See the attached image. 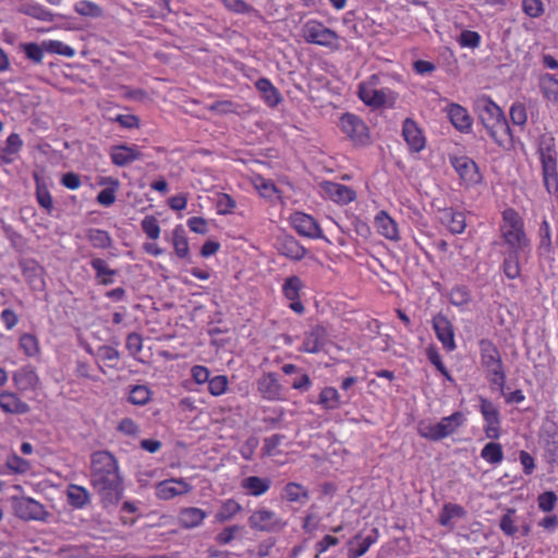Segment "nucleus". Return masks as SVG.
<instances>
[{
  "label": "nucleus",
  "instance_id": "obj_17",
  "mask_svg": "<svg viewBox=\"0 0 558 558\" xmlns=\"http://www.w3.org/2000/svg\"><path fill=\"white\" fill-rule=\"evenodd\" d=\"M433 327L444 349L453 351L456 349L454 332L449 319L444 315H437L433 319Z\"/></svg>",
  "mask_w": 558,
  "mask_h": 558
},
{
  "label": "nucleus",
  "instance_id": "obj_25",
  "mask_svg": "<svg viewBox=\"0 0 558 558\" xmlns=\"http://www.w3.org/2000/svg\"><path fill=\"white\" fill-rule=\"evenodd\" d=\"M0 409L9 414H25L29 411V405L11 391L0 393Z\"/></svg>",
  "mask_w": 558,
  "mask_h": 558
},
{
  "label": "nucleus",
  "instance_id": "obj_22",
  "mask_svg": "<svg viewBox=\"0 0 558 558\" xmlns=\"http://www.w3.org/2000/svg\"><path fill=\"white\" fill-rule=\"evenodd\" d=\"M378 530L373 529L371 534L363 536L362 534H357L353 537L349 543V557L357 558L363 556L369 547L378 541Z\"/></svg>",
  "mask_w": 558,
  "mask_h": 558
},
{
  "label": "nucleus",
  "instance_id": "obj_49",
  "mask_svg": "<svg viewBox=\"0 0 558 558\" xmlns=\"http://www.w3.org/2000/svg\"><path fill=\"white\" fill-rule=\"evenodd\" d=\"M151 399V391L145 385H137L131 388L129 401L134 405H145Z\"/></svg>",
  "mask_w": 558,
  "mask_h": 558
},
{
  "label": "nucleus",
  "instance_id": "obj_38",
  "mask_svg": "<svg viewBox=\"0 0 558 558\" xmlns=\"http://www.w3.org/2000/svg\"><path fill=\"white\" fill-rule=\"evenodd\" d=\"M242 506L233 498L225 499L220 502V507L215 514V521L222 523L233 519L241 512Z\"/></svg>",
  "mask_w": 558,
  "mask_h": 558
},
{
  "label": "nucleus",
  "instance_id": "obj_46",
  "mask_svg": "<svg viewBox=\"0 0 558 558\" xmlns=\"http://www.w3.org/2000/svg\"><path fill=\"white\" fill-rule=\"evenodd\" d=\"M481 457L489 464L501 463L504 460V451L501 445L494 441L486 444L481 451Z\"/></svg>",
  "mask_w": 558,
  "mask_h": 558
},
{
  "label": "nucleus",
  "instance_id": "obj_61",
  "mask_svg": "<svg viewBox=\"0 0 558 558\" xmlns=\"http://www.w3.org/2000/svg\"><path fill=\"white\" fill-rule=\"evenodd\" d=\"M7 466L14 473H26L31 469V464L16 454L8 458Z\"/></svg>",
  "mask_w": 558,
  "mask_h": 558
},
{
  "label": "nucleus",
  "instance_id": "obj_29",
  "mask_svg": "<svg viewBox=\"0 0 558 558\" xmlns=\"http://www.w3.org/2000/svg\"><path fill=\"white\" fill-rule=\"evenodd\" d=\"M118 472L114 457L107 451L95 452L92 457V473Z\"/></svg>",
  "mask_w": 558,
  "mask_h": 558
},
{
  "label": "nucleus",
  "instance_id": "obj_10",
  "mask_svg": "<svg viewBox=\"0 0 558 558\" xmlns=\"http://www.w3.org/2000/svg\"><path fill=\"white\" fill-rule=\"evenodd\" d=\"M340 128L356 145H365L369 142L367 126L355 114L344 113L340 119Z\"/></svg>",
  "mask_w": 558,
  "mask_h": 558
},
{
  "label": "nucleus",
  "instance_id": "obj_8",
  "mask_svg": "<svg viewBox=\"0 0 558 558\" xmlns=\"http://www.w3.org/2000/svg\"><path fill=\"white\" fill-rule=\"evenodd\" d=\"M248 524L253 530L279 532L287 525V522L275 511L267 508H258L250 515Z\"/></svg>",
  "mask_w": 558,
  "mask_h": 558
},
{
  "label": "nucleus",
  "instance_id": "obj_9",
  "mask_svg": "<svg viewBox=\"0 0 558 558\" xmlns=\"http://www.w3.org/2000/svg\"><path fill=\"white\" fill-rule=\"evenodd\" d=\"M450 162L459 175L461 184L466 187L475 186L482 182V174L474 160L466 156L451 157Z\"/></svg>",
  "mask_w": 558,
  "mask_h": 558
},
{
  "label": "nucleus",
  "instance_id": "obj_4",
  "mask_svg": "<svg viewBox=\"0 0 558 558\" xmlns=\"http://www.w3.org/2000/svg\"><path fill=\"white\" fill-rule=\"evenodd\" d=\"M544 185L549 194L558 196L557 153L554 140L543 142L538 149Z\"/></svg>",
  "mask_w": 558,
  "mask_h": 558
},
{
  "label": "nucleus",
  "instance_id": "obj_50",
  "mask_svg": "<svg viewBox=\"0 0 558 558\" xmlns=\"http://www.w3.org/2000/svg\"><path fill=\"white\" fill-rule=\"evenodd\" d=\"M74 11L87 17H100L102 15V9L95 2L89 0H80L74 4Z\"/></svg>",
  "mask_w": 558,
  "mask_h": 558
},
{
  "label": "nucleus",
  "instance_id": "obj_57",
  "mask_svg": "<svg viewBox=\"0 0 558 558\" xmlns=\"http://www.w3.org/2000/svg\"><path fill=\"white\" fill-rule=\"evenodd\" d=\"M35 181H36V195L37 201L40 204L41 207L46 209H51L52 207V197L49 193V191L41 184L40 179L38 174H34Z\"/></svg>",
  "mask_w": 558,
  "mask_h": 558
},
{
  "label": "nucleus",
  "instance_id": "obj_7",
  "mask_svg": "<svg viewBox=\"0 0 558 558\" xmlns=\"http://www.w3.org/2000/svg\"><path fill=\"white\" fill-rule=\"evenodd\" d=\"M482 363L492 384L502 388L506 379L502 362L497 348L492 343L485 342L482 344Z\"/></svg>",
  "mask_w": 558,
  "mask_h": 558
},
{
  "label": "nucleus",
  "instance_id": "obj_37",
  "mask_svg": "<svg viewBox=\"0 0 558 558\" xmlns=\"http://www.w3.org/2000/svg\"><path fill=\"white\" fill-rule=\"evenodd\" d=\"M66 498L69 504L76 509L84 508L90 500L88 490L83 486L75 484L68 486Z\"/></svg>",
  "mask_w": 558,
  "mask_h": 558
},
{
  "label": "nucleus",
  "instance_id": "obj_40",
  "mask_svg": "<svg viewBox=\"0 0 558 558\" xmlns=\"http://www.w3.org/2000/svg\"><path fill=\"white\" fill-rule=\"evenodd\" d=\"M282 497L290 502L304 504L308 499V492L303 485L291 482L284 486Z\"/></svg>",
  "mask_w": 558,
  "mask_h": 558
},
{
  "label": "nucleus",
  "instance_id": "obj_47",
  "mask_svg": "<svg viewBox=\"0 0 558 558\" xmlns=\"http://www.w3.org/2000/svg\"><path fill=\"white\" fill-rule=\"evenodd\" d=\"M92 267L96 271V276L98 280L102 284H110L113 282V277L116 271L107 265V263L101 258H95L92 260Z\"/></svg>",
  "mask_w": 558,
  "mask_h": 558
},
{
  "label": "nucleus",
  "instance_id": "obj_24",
  "mask_svg": "<svg viewBox=\"0 0 558 558\" xmlns=\"http://www.w3.org/2000/svg\"><path fill=\"white\" fill-rule=\"evenodd\" d=\"M12 380L19 391L35 390L39 379L35 371L31 367H22L12 375Z\"/></svg>",
  "mask_w": 558,
  "mask_h": 558
},
{
  "label": "nucleus",
  "instance_id": "obj_31",
  "mask_svg": "<svg viewBox=\"0 0 558 558\" xmlns=\"http://www.w3.org/2000/svg\"><path fill=\"white\" fill-rule=\"evenodd\" d=\"M171 244L174 250V254L182 259L190 256V245L186 236V232L181 225L173 228L171 233Z\"/></svg>",
  "mask_w": 558,
  "mask_h": 558
},
{
  "label": "nucleus",
  "instance_id": "obj_28",
  "mask_svg": "<svg viewBox=\"0 0 558 558\" xmlns=\"http://www.w3.org/2000/svg\"><path fill=\"white\" fill-rule=\"evenodd\" d=\"M325 340L326 330L320 326H316L305 335L301 350L306 353H317L324 348Z\"/></svg>",
  "mask_w": 558,
  "mask_h": 558
},
{
  "label": "nucleus",
  "instance_id": "obj_21",
  "mask_svg": "<svg viewBox=\"0 0 558 558\" xmlns=\"http://www.w3.org/2000/svg\"><path fill=\"white\" fill-rule=\"evenodd\" d=\"M374 227L378 234L390 241L399 240L398 223L385 211H379L374 219Z\"/></svg>",
  "mask_w": 558,
  "mask_h": 558
},
{
  "label": "nucleus",
  "instance_id": "obj_19",
  "mask_svg": "<svg viewBox=\"0 0 558 558\" xmlns=\"http://www.w3.org/2000/svg\"><path fill=\"white\" fill-rule=\"evenodd\" d=\"M446 113L452 125L462 133L472 130L473 120L468 110L459 104L451 102L446 108Z\"/></svg>",
  "mask_w": 558,
  "mask_h": 558
},
{
  "label": "nucleus",
  "instance_id": "obj_5",
  "mask_svg": "<svg viewBox=\"0 0 558 558\" xmlns=\"http://www.w3.org/2000/svg\"><path fill=\"white\" fill-rule=\"evenodd\" d=\"M92 485L104 502L116 504L122 495V481L118 472L92 473Z\"/></svg>",
  "mask_w": 558,
  "mask_h": 558
},
{
  "label": "nucleus",
  "instance_id": "obj_20",
  "mask_svg": "<svg viewBox=\"0 0 558 558\" xmlns=\"http://www.w3.org/2000/svg\"><path fill=\"white\" fill-rule=\"evenodd\" d=\"M402 135L412 151L424 149L426 140L423 132L412 119H405L402 126Z\"/></svg>",
  "mask_w": 558,
  "mask_h": 558
},
{
  "label": "nucleus",
  "instance_id": "obj_33",
  "mask_svg": "<svg viewBox=\"0 0 558 558\" xmlns=\"http://www.w3.org/2000/svg\"><path fill=\"white\" fill-rule=\"evenodd\" d=\"M20 12L43 22H52L61 14H56L37 2H27L21 5Z\"/></svg>",
  "mask_w": 558,
  "mask_h": 558
},
{
  "label": "nucleus",
  "instance_id": "obj_12",
  "mask_svg": "<svg viewBox=\"0 0 558 558\" xmlns=\"http://www.w3.org/2000/svg\"><path fill=\"white\" fill-rule=\"evenodd\" d=\"M480 411L484 417V432L487 438L497 439L500 436L499 411L493 402L481 398Z\"/></svg>",
  "mask_w": 558,
  "mask_h": 558
},
{
  "label": "nucleus",
  "instance_id": "obj_18",
  "mask_svg": "<svg viewBox=\"0 0 558 558\" xmlns=\"http://www.w3.org/2000/svg\"><path fill=\"white\" fill-rule=\"evenodd\" d=\"M303 288L304 284L298 276L288 277L282 286L283 295L291 301L290 308L298 314L304 312V306L300 301V293Z\"/></svg>",
  "mask_w": 558,
  "mask_h": 558
},
{
  "label": "nucleus",
  "instance_id": "obj_3",
  "mask_svg": "<svg viewBox=\"0 0 558 558\" xmlns=\"http://www.w3.org/2000/svg\"><path fill=\"white\" fill-rule=\"evenodd\" d=\"M379 81V76L373 74L359 85V97L368 107L392 106L396 101V94L389 88L380 87Z\"/></svg>",
  "mask_w": 558,
  "mask_h": 558
},
{
  "label": "nucleus",
  "instance_id": "obj_15",
  "mask_svg": "<svg viewBox=\"0 0 558 558\" xmlns=\"http://www.w3.org/2000/svg\"><path fill=\"white\" fill-rule=\"evenodd\" d=\"M531 251L506 248L504 253L502 269L507 278L517 279L521 275L522 264L527 259Z\"/></svg>",
  "mask_w": 558,
  "mask_h": 558
},
{
  "label": "nucleus",
  "instance_id": "obj_11",
  "mask_svg": "<svg viewBox=\"0 0 558 558\" xmlns=\"http://www.w3.org/2000/svg\"><path fill=\"white\" fill-rule=\"evenodd\" d=\"M12 506L14 513L22 520H45L47 511L44 506L29 497H13Z\"/></svg>",
  "mask_w": 558,
  "mask_h": 558
},
{
  "label": "nucleus",
  "instance_id": "obj_63",
  "mask_svg": "<svg viewBox=\"0 0 558 558\" xmlns=\"http://www.w3.org/2000/svg\"><path fill=\"white\" fill-rule=\"evenodd\" d=\"M523 11L530 17H538L544 12L543 2L541 0H523Z\"/></svg>",
  "mask_w": 558,
  "mask_h": 558
},
{
  "label": "nucleus",
  "instance_id": "obj_41",
  "mask_svg": "<svg viewBox=\"0 0 558 558\" xmlns=\"http://www.w3.org/2000/svg\"><path fill=\"white\" fill-rule=\"evenodd\" d=\"M499 527L502 533L509 537H513L520 532L518 517L514 509H507V511L500 518Z\"/></svg>",
  "mask_w": 558,
  "mask_h": 558
},
{
  "label": "nucleus",
  "instance_id": "obj_44",
  "mask_svg": "<svg viewBox=\"0 0 558 558\" xmlns=\"http://www.w3.org/2000/svg\"><path fill=\"white\" fill-rule=\"evenodd\" d=\"M279 250L282 255L296 260L302 259L306 253L305 248L293 238L283 239Z\"/></svg>",
  "mask_w": 558,
  "mask_h": 558
},
{
  "label": "nucleus",
  "instance_id": "obj_14",
  "mask_svg": "<svg viewBox=\"0 0 558 558\" xmlns=\"http://www.w3.org/2000/svg\"><path fill=\"white\" fill-rule=\"evenodd\" d=\"M192 490V486L183 478H170L161 481L156 485V497L162 500H169L177 496H182Z\"/></svg>",
  "mask_w": 558,
  "mask_h": 558
},
{
  "label": "nucleus",
  "instance_id": "obj_26",
  "mask_svg": "<svg viewBox=\"0 0 558 558\" xmlns=\"http://www.w3.org/2000/svg\"><path fill=\"white\" fill-rule=\"evenodd\" d=\"M258 391L267 400L281 399L282 389L275 374L264 375L257 384Z\"/></svg>",
  "mask_w": 558,
  "mask_h": 558
},
{
  "label": "nucleus",
  "instance_id": "obj_6",
  "mask_svg": "<svg viewBox=\"0 0 558 558\" xmlns=\"http://www.w3.org/2000/svg\"><path fill=\"white\" fill-rule=\"evenodd\" d=\"M302 36L308 44L324 46L331 49L339 47L338 35L323 23L310 20L302 27Z\"/></svg>",
  "mask_w": 558,
  "mask_h": 558
},
{
  "label": "nucleus",
  "instance_id": "obj_39",
  "mask_svg": "<svg viewBox=\"0 0 558 558\" xmlns=\"http://www.w3.org/2000/svg\"><path fill=\"white\" fill-rule=\"evenodd\" d=\"M466 418L462 412H454L449 416L442 417L439 422L441 435L449 437L453 435L458 429L464 425Z\"/></svg>",
  "mask_w": 558,
  "mask_h": 558
},
{
  "label": "nucleus",
  "instance_id": "obj_52",
  "mask_svg": "<svg viewBox=\"0 0 558 558\" xmlns=\"http://www.w3.org/2000/svg\"><path fill=\"white\" fill-rule=\"evenodd\" d=\"M141 226L143 231L149 239L157 240L160 236L161 229L156 217L146 216L142 220Z\"/></svg>",
  "mask_w": 558,
  "mask_h": 558
},
{
  "label": "nucleus",
  "instance_id": "obj_16",
  "mask_svg": "<svg viewBox=\"0 0 558 558\" xmlns=\"http://www.w3.org/2000/svg\"><path fill=\"white\" fill-rule=\"evenodd\" d=\"M320 193L324 197H327L339 204H348L355 199V192L340 183L325 181L320 184Z\"/></svg>",
  "mask_w": 558,
  "mask_h": 558
},
{
  "label": "nucleus",
  "instance_id": "obj_58",
  "mask_svg": "<svg viewBox=\"0 0 558 558\" xmlns=\"http://www.w3.org/2000/svg\"><path fill=\"white\" fill-rule=\"evenodd\" d=\"M557 496L554 492H545L538 495L537 497V506L538 509L543 512H550L554 510L557 504Z\"/></svg>",
  "mask_w": 558,
  "mask_h": 558
},
{
  "label": "nucleus",
  "instance_id": "obj_60",
  "mask_svg": "<svg viewBox=\"0 0 558 558\" xmlns=\"http://www.w3.org/2000/svg\"><path fill=\"white\" fill-rule=\"evenodd\" d=\"M216 207L219 215H228L235 208V201L228 194H221L217 198Z\"/></svg>",
  "mask_w": 558,
  "mask_h": 558
},
{
  "label": "nucleus",
  "instance_id": "obj_35",
  "mask_svg": "<svg viewBox=\"0 0 558 558\" xmlns=\"http://www.w3.org/2000/svg\"><path fill=\"white\" fill-rule=\"evenodd\" d=\"M539 89L543 97L553 105L558 104V78L551 74H544L539 77Z\"/></svg>",
  "mask_w": 558,
  "mask_h": 558
},
{
  "label": "nucleus",
  "instance_id": "obj_62",
  "mask_svg": "<svg viewBox=\"0 0 558 558\" xmlns=\"http://www.w3.org/2000/svg\"><path fill=\"white\" fill-rule=\"evenodd\" d=\"M511 121L517 125H524L527 121V113L523 104H513L510 108Z\"/></svg>",
  "mask_w": 558,
  "mask_h": 558
},
{
  "label": "nucleus",
  "instance_id": "obj_59",
  "mask_svg": "<svg viewBox=\"0 0 558 558\" xmlns=\"http://www.w3.org/2000/svg\"><path fill=\"white\" fill-rule=\"evenodd\" d=\"M458 41L461 47L477 48L481 44V36L474 31H463Z\"/></svg>",
  "mask_w": 558,
  "mask_h": 558
},
{
  "label": "nucleus",
  "instance_id": "obj_34",
  "mask_svg": "<svg viewBox=\"0 0 558 558\" xmlns=\"http://www.w3.org/2000/svg\"><path fill=\"white\" fill-rule=\"evenodd\" d=\"M255 86L260 93L262 98L269 107H276L281 101L279 90L272 85L268 78H259Z\"/></svg>",
  "mask_w": 558,
  "mask_h": 558
},
{
  "label": "nucleus",
  "instance_id": "obj_43",
  "mask_svg": "<svg viewBox=\"0 0 558 558\" xmlns=\"http://www.w3.org/2000/svg\"><path fill=\"white\" fill-rule=\"evenodd\" d=\"M417 433L421 437L432 440L438 441L445 438L439 422H430V421H421L417 425Z\"/></svg>",
  "mask_w": 558,
  "mask_h": 558
},
{
  "label": "nucleus",
  "instance_id": "obj_36",
  "mask_svg": "<svg viewBox=\"0 0 558 558\" xmlns=\"http://www.w3.org/2000/svg\"><path fill=\"white\" fill-rule=\"evenodd\" d=\"M465 514L464 509L456 504H447L444 506L440 514L439 522L442 526L452 529L459 519Z\"/></svg>",
  "mask_w": 558,
  "mask_h": 558
},
{
  "label": "nucleus",
  "instance_id": "obj_42",
  "mask_svg": "<svg viewBox=\"0 0 558 558\" xmlns=\"http://www.w3.org/2000/svg\"><path fill=\"white\" fill-rule=\"evenodd\" d=\"M417 433L421 437L432 440L438 441L445 438L439 422H430V421H421L417 425Z\"/></svg>",
  "mask_w": 558,
  "mask_h": 558
},
{
  "label": "nucleus",
  "instance_id": "obj_1",
  "mask_svg": "<svg viewBox=\"0 0 558 558\" xmlns=\"http://www.w3.org/2000/svg\"><path fill=\"white\" fill-rule=\"evenodd\" d=\"M476 110L490 137L498 145H505L509 141L510 129L500 107L489 98L482 97L476 102Z\"/></svg>",
  "mask_w": 558,
  "mask_h": 558
},
{
  "label": "nucleus",
  "instance_id": "obj_13",
  "mask_svg": "<svg viewBox=\"0 0 558 558\" xmlns=\"http://www.w3.org/2000/svg\"><path fill=\"white\" fill-rule=\"evenodd\" d=\"M290 223L302 236L311 239H319L323 236L322 229L311 215L295 211L290 216Z\"/></svg>",
  "mask_w": 558,
  "mask_h": 558
},
{
  "label": "nucleus",
  "instance_id": "obj_55",
  "mask_svg": "<svg viewBox=\"0 0 558 558\" xmlns=\"http://www.w3.org/2000/svg\"><path fill=\"white\" fill-rule=\"evenodd\" d=\"M22 49L25 52L26 57L33 62L39 64L44 59L43 43L40 45L36 43H27L22 45Z\"/></svg>",
  "mask_w": 558,
  "mask_h": 558
},
{
  "label": "nucleus",
  "instance_id": "obj_56",
  "mask_svg": "<svg viewBox=\"0 0 558 558\" xmlns=\"http://www.w3.org/2000/svg\"><path fill=\"white\" fill-rule=\"evenodd\" d=\"M228 385L227 376L217 375L208 380V390L213 396L218 397L227 391Z\"/></svg>",
  "mask_w": 558,
  "mask_h": 558
},
{
  "label": "nucleus",
  "instance_id": "obj_30",
  "mask_svg": "<svg viewBox=\"0 0 558 558\" xmlns=\"http://www.w3.org/2000/svg\"><path fill=\"white\" fill-rule=\"evenodd\" d=\"M271 481L267 477L247 476L241 481V487L251 496L258 497L268 492Z\"/></svg>",
  "mask_w": 558,
  "mask_h": 558
},
{
  "label": "nucleus",
  "instance_id": "obj_2",
  "mask_svg": "<svg viewBox=\"0 0 558 558\" xmlns=\"http://www.w3.org/2000/svg\"><path fill=\"white\" fill-rule=\"evenodd\" d=\"M500 234L506 248L531 251L530 241L524 231L523 220L515 210L508 208L502 213Z\"/></svg>",
  "mask_w": 558,
  "mask_h": 558
},
{
  "label": "nucleus",
  "instance_id": "obj_48",
  "mask_svg": "<svg viewBox=\"0 0 558 558\" xmlns=\"http://www.w3.org/2000/svg\"><path fill=\"white\" fill-rule=\"evenodd\" d=\"M318 403L327 410L340 407V395L333 387H325L319 393Z\"/></svg>",
  "mask_w": 558,
  "mask_h": 558
},
{
  "label": "nucleus",
  "instance_id": "obj_32",
  "mask_svg": "<svg viewBox=\"0 0 558 558\" xmlns=\"http://www.w3.org/2000/svg\"><path fill=\"white\" fill-rule=\"evenodd\" d=\"M207 513L196 507H187L180 511L179 523L185 529L199 526L206 519Z\"/></svg>",
  "mask_w": 558,
  "mask_h": 558
},
{
  "label": "nucleus",
  "instance_id": "obj_51",
  "mask_svg": "<svg viewBox=\"0 0 558 558\" xmlns=\"http://www.w3.org/2000/svg\"><path fill=\"white\" fill-rule=\"evenodd\" d=\"M450 303L461 310H464L471 302V294L465 287H454L449 293Z\"/></svg>",
  "mask_w": 558,
  "mask_h": 558
},
{
  "label": "nucleus",
  "instance_id": "obj_45",
  "mask_svg": "<svg viewBox=\"0 0 558 558\" xmlns=\"http://www.w3.org/2000/svg\"><path fill=\"white\" fill-rule=\"evenodd\" d=\"M43 48L45 49L46 52L51 53V54H59V56L66 57V58H73L75 56V50L71 46L64 44L61 40H56V39L44 40Z\"/></svg>",
  "mask_w": 558,
  "mask_h": 558
},
{
  "label": "nucleus",
  "instance_id": "obj_23",
  "mask_svg": "<svg viewBox=\"0 0 558 558\" xmlns=\"http://www.w3.org/2000/svg\"><path fill=\"white\" fill-rule=\"evenodd\" d=\"M438 219L450 232L456 234L462 233L466 227L464 215L452 208L440 210Z\"/></svg>",
  "mask_w": 558,
  "mask_h": 558
},
{
  "label": "nucleus",
  "instance_id": "obj_27",
  "mask_svg": "<svg viewBox=\"0 0 558 558\" xmlns=\"http://www.w3.org/2000/svg\"><path fill=\"white\" fill-rule=\"evenodd\" d=\"M111 160L114 165L123 167L142 157V153L136 146H116L110 153Z\"/></svg>",
  "mask_w": 558,
  "mask_h": 558
},
{
  "label": "nucleus",
  "instance_id": "obj_64",
  "mask_svg": "<svg viewBox=\"0 0 558 558\" xmlns=\"http://www.w3.org/2000/svg\"><path fill=\"white\" fill-rule=\"evenodd\" d=\"M23 146V142L15 133L10 134L7 138V147L3 149L4 154L9 157L17 154Z\"/></svg>",
  "mask_w": 558,
  "mask_h": 558
},
{
  "label": "nucleus",
  "instance_id": "obj_54",
  "mask_svg": "<svg viewBox=\"0 0 558 558\" xmlns=\"http://www.w3.org/2000/svg\"><path fill=\"white\" fill-rule=\"evenodd\" d=\"M20 347L28 356H35L39 352L38 340L31 333H24L21 336Z\"/></svg>",
  "mask_w": 558,
  "mask_h": 558
},
{
  "label": "nucleus",
  "instance_id": "obj_53",
  "mask_svg": "<svg viewBox=\"0 0 558 558\" xmlns=\"http://www.w3.org/2000/svg\"><path fill=\"white\" fill-rule=\"evenodd\" d=\"M110 184L113 185L112 189L101 190L97 195V202L102 206H110L116 202V189L119 185L118 180L109 178L107 180Z\"/></svg>",
  "mask_w": 558,
  "mask_h": 558
}]
</instances>
